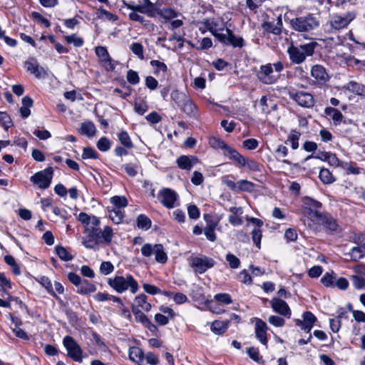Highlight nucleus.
I'll return each instance as SVG.
<instances>
[{
    "label": "nucleus",
    "instance_id": "1",
    "mask_svg": "<svg viewBox=\"0 0 365 365\" xmlns=\"http://www.w3.org/2000/svg\"><path fill=\"white\" fill-rule=\"evenodd\" d=\"M86 230L88 234L83 239L82 244L88 249L96 250L100 244L108 245L112 242L113 232L109 226H106L103 230L98 227L88 228Z\"/></svg>",
    "mask_w": 365,
    "mask_h": 365
},
{
    "label": "nucleus",
    "instance_id": "2",
    "mask_svg": "<svg viewBox=\"0 0 365 365\" xmlns=\"http://www.w3.org/2000/svg\"><path fill=\"white\" fill-rule=\"evenodd\" d=\"M108 284L117 293L122 294L127 290L135 294L139 290V285L135 278L130 274L125 276L116 275L108 279Z\"/></svg>",
    "mask_w": 365,
    "mask_h": 365
},
{
    "label": "nucleus",
    "instance_id": "3",
    "mask_svg": "<svg viewBox=\"0 0 365 365\" xmlns=\"http://www.w3.org/2000/svg\"><path fill=\"white\" fill-rule=\"evenodd\" d=\"M291 28L300 33L312 34L320 26V21L313 14H308L305 16L295 17L290 20Z\"/></svg>",
    "mask_w": 365,
    "mask_h": 365
},
{
    "label": "nucleus",
    "instance_id": "4",
    "mask_svg": "<svg viewBox=\"0 0 365 365\" xmlns=\"http://www.w3.org/2000/svg\"><path fill=\"white\" fill-rule=\"evenodd\" d=\"M317 45V43L314 41L302 44L299 46L291 45L287 48L290 61L293 63H302L306 60L307 57L312 56L314 54Z\"/></svg>",
    "mask_w": 365,
    "mask_h": 365
},
{
    "label": "nucleus",
    "instance_id": "5",
    "mask_svg": "<svg viewBox=\"0 0 365 365\" xmlns=\"http://www.w3.org/2000/svg\"><path fill=\"white\" fill-rule=\"evenodd\" d=\"M140 251L142 255L145 257L155 255V259L158 263L165 264L168 261V255L161 244L146 243L141 247Z\"/></svg>",
    "mask_w": 365,
    "mask_h": 365
},
{
    "label": "nucleus",
    "instance_id": "6",
    "mask_svg": "<svg viewBox=\"0 0 365 365\" xmlns=\"http://www.w3.org/2000/svg\"><path fill=\"white\" fill-rule=\"evenodd\" d=\"M356 16V13L354 11L346 12L344 16L334 14L331 16L329 24L332 30L339 31L346 29Z\"/></svg>",
    "mask_w": 365,
    "mask_h": 365
},
{
    "label": "nucleus",
    "instance_id": "7",
    "mask_svg": "<svg viewBox=\"0 0 365 365\" xmlns=\"http://www.w3.org/2000/svg\"><path fill=\"white\" fill-rule=\"evenodd\" d=\"M63 345L67 351V355L74 361H83V350L77 341L70 336H66L63 339Z\"/></svg>",
    "mask_w": 365,
    "mask_h": 365
},
{
    "label": "nucleus",
    "instance_id": "8",
    "mask_svg": "<svg viewBox=\"0 0 365 365\" xmlns=\"http://www.w3.org/2000/svg\"><path fill=\"white\" fill-rule=\"evenodd\" d=\"M53 175V168L48 167L43 170L36 173L31 177L30 180L34 185L38 186V187L44 190L50 186Z\"/></svg>",
    "mask_w": 365,
    "mask_h": 365
},
{
    "label": "nucleus",
    "instance_id": "9",
    "mask_svg": "<svg viewBox=\"0 0 365 365\" xmlns=\"http://www.w3.org/2000/svg\"><path fill=\"white\" fill-rule=\"evenodd\" d=\"M322 204L310 197H305L303 200V207L305 214L312 220L316 222L323 214L320 210Z\"/></svg>",
    "mask_w": 365,
    "mask_h": 365
},
{
    "label": "nucleus",
    "instance_id": "10",
    "mask_svg": "<svg viewBox=\"0 0 365 365\" xmlns=\"http://www.w3.org/2000/svg\"><path fill=\"white\" fill-rule=\"evenodd\" d=\"M256 76L261 83L271 85L277 82L279 76L274 73L272 63H267L259 66L256 73Z\"/></svg>",
    "mask_w": 365,
    "mask_h": 365
},
{
    "label": "nucleus",
    "instance_id": "11",
    "mask_svg": "<svg viewBox=\"0 0 365 365\" xmlns=\"http://www.w3.org/2000/svg\"><path fill=\"white\" fill-rule=\"evenodd\" d=\"M178 193L168 187L161 189L158 194L159 202L166 208L172 209L178 205Z\"/></svg>",
    "mask_w": 365,
    "mask_h": 365
},
{
    "label": "nucleus",
    "instance_id": "12",
    "mask_svg": "<svg viewBox=\"0 0 365 365\" xmlns=\"http://www.w3.org/2000/svg\"><path fill=\"white\" fill-rule=\"evenodd\" d=\"M125 6L130 11L146 14L149 17H154L155 15V6L150 0H143V3L140 4L130 1L125 3Z\"/></svg>",
    "mask_w": 365,
    "mask_h": 365
},
{
    "label": "nucleus",
    "instance_id": "13",
    "mask_svg": "<svg viewBox=\"0 0 365 365\" xmlns=\"http://www.w3.org/2000/svg\"><path fill=\"white\" fill-rule=\"evenodd\" d=\"M215 264L212 258L207 256L196 257L192 259L190 266L195 272L202 274L214 267Z\"/></svg>",
    "mask_w": 365,
    "mask_h": 365
},
{
    "label": "nucleus",
    "instance_id": "14",
    "mask_svg": "<svg viewBox=\"0 0 365 365\" xmlns=\"http://www.w3.org/2000/svg\"><path fill=\"white\" fill-rule=\"evenodd\" d=\"M95 52L96 56L99 58L101 63L108 71H113L116 65L110 57L107 48L105 46H98L96 47Z\"/></svg>",
    "mask_w": 365,
    "mask_h": 365
},
{
    "label": "nucleus",
    "instance_id": "15",
    "mask_svg": "<svg viewBox=\"0 0 365 365\" xmlns=\"http://www.w3.org/2000/svg\"><path fill=\"white\" fill-rule=\"evenodd\" d=\"M290 98L299 106L305 108H311L314 106V101L312 94L303 91L290 93Z\"/></svg>",
    "mask_w": 365,
    "mask_h": 365
},
{
    "label": "nucleus",
    "instance_id": "16",
    "mask_svg": "<svg viewBox=\"0 0 365 365\" xmlns=\"http://www.w3.org/2000/svg\"><path fill=\"white\" fill-rule=\"evenodd\" d=\"M311 76L314 79V83L320 86L325 84L329 78L325 68L319 64H316L312 67Z\"/></svg>",
    "mask_w": 365,
    "mask_h": 365
},
{
    "label": "nucleus",
    "instance_id": "17",
    "mask_svg": "<svg viewBox=\"0 0 365 365\" xmlns=\"http://www.w3.org/2000/svg\"><path fill=\"white\" fill-rule=\"evenodd\" d=\"M270 304L272 309L276 313L287 318L291 317V309L285 301L279 298L274 297L270 301Z\"/></svg>",
    "mask_w": 365,
    "mask_h": 365
},
{
    "label": "nucleus",
    "instance_id": "18",
    "mask_svg": "<svg viewBox=\"0 0 365 365\" xmlns=\"http://www.w3.org/2000/svg\"><path fill=\"white\" fill-rule=\"evenodd\" d=\"M268 329V327L267 324L262 319L256 318L255 319V337L264 346H267V331Z\"/></svg>",
    "mask_w": 365,
    "mask_h": 365
},
{
    "label": "nucleus",
    "instance_id": "19",
    "mask_svg": "<svg viewBox=\"0 0 365 365\" xmlns=\"http://www.w3.org/2000/svg\"><path fill=\"white\" fill-rule=\"evenodd\" d=\"M303 320L297 319L296 324L301 326L302 329L306 332L309 333L312 330L314 323L317 322V317L311 312H305L302 314Z\"/></svg>",
    "mask_w": 365,
    "mask_h": 365
},
{
    "label": "nucleus",
    "instance_id": "20",
    "mask_svg": "<svg viewBox=\"0 0 365 365\" xmlns=\"http://www.w3.org/2000/svg\"><path fill=\"white\" fill-rule=\"evenodd\" d=\"M344 88L350 93L365 98V85L354 81L347 83Z\"/></svg>",
    "mask_w": 365,
    "mask_h": 365
},
{
    "label": "nucleus",
    "instance_id": "21",
    "mask_svg": "<svg viewBox=\"0 0 365 365\" xmlns=\"http://www.w3.org/2000/svg\"><path fill=\"white\" fill-rule=\"evenodd\" d=\"M179 107L189 117L197 118V108L189 96Z\"/></svg>",
    "mask_w": 365,
    "mask_h": 365
},
{
    "label": "nucleus",
    "instance_id": "22",
    "mask_svg": "<svg viewBox=\"0 0 365 365\" xmlns=\"http://www.w3.org/2000/svg\"><path fill=\"white\" fill-rule=\"evenodd\" d=\"M196 161L197 158L194 156L181 155L177 159L176 163L180 169L190 170Z\"/></svg>",
    "mask_w": 365,
    "mask_h": 365
},
{
    "label": "nucleus",
    "instance_id": "23",
    "mask_svg": "<svg viewBox=\"0 0 365 365\" xmlns=\"http://www.w3.org/2000/svg\"><path fill=\"white\" fill-rule=\"evenodd\" d=\"M324 113L327 117L330 118L333 120L334 125H339L343 121L344 115L336 108L333 107H327L324 109Z\"/></svg>",
    "mask_w": 365,
    "mask_h": 365
},
{
    "label": "nucleus",
    "instance_id": "24",
    "mask_svg": "<svg viewBox=\"0 0 365 365\" xmlns=\"http://www.w3.org/2000/svg\"><path fill=\"white\" fill-rule=\"evenodd\" d=\"M316 222L322 224L325 228L330 231H335L337 229L336 221L330 215L325 214L322 215V217H319Z\"/></svg>",
    "mask_w": 365,
    "mask_h": 365
},
{
    "label": "nucleus",
    "instance_id": "25",
    "mask_svg": "<svg viewBox=\"0 0 365 365\" xmlns=\"http://www.w3.org/2000/svg\"><path fill=\"white\" fill-rule=\"evenodd\" d=\"M282 26V21L281 17H278L277 23L264 22L262 25V27L265 31L275 35H279L281 34Z\"/></svg>",
    "mask_w": 365,
    "mask_h": 365
},
{
    "label": "nucleus",
    "instance_id": "26",
    "mask_svg": "<svg viewBox=\"0 0 365 365\" xmlns=\"http://www.w3.org/2000/svg\"><path fill=\"white\" fill-rule=\"evenodd\" d=\"M25 66L26 71L30 72L37 78H41L43 75L46 74L43 68L40 66L37 63H34L30 61H26Z\"/></svg>",
    "mask_w": 365,
    "mask_h": 365
},
{
    "label": "nucleus",
    "instance_id": "27",
    "mask_svg": "<svg viewBox=\"0 0 365 365\" xmlns=\"http://www.w3.org/2000/svg\"><path fill=\"white\" fill-rule=\"evenodd\" d=\"M229 323L230 322L228 320H215L212 323L210 329L214 334L217 335H222L228 329Z\"/></svg>",
    "mask_w": 365,
    "mask_h": 365
},
{
    "label": "nucleus",
    "instance_id": "28",
    "mask_svg": "<svg viewBox=\"0 0 365 365\" xmlns=\"http://www.w3.org/2000/svg\"><path fill=\"white\" fill-rule=\"evenodd\" d=\"M301 133L296 130H292L287 135V139L284 140L285 145H289L293 150H297L299 148V140Z\"/></svg>",
    "mask_w": 365,
    "mask_h": 365
},
{
    "label": "nucleus",
    "instance_id": "29",
    "mask_svg": "<svg viewBox=\"0 0 365 365\" xmlns=\"http://www.w3.org/2000/svg\"><path fill=\"white\" fill-rule=\"evenodd\" d=\"M129 359L137 364L143 363L144 353L143 350L138 346H131L128 350Z\"/></svg>",
    "mask_w": 365,
    "mask_h": 365
},
{
    "label": "nucleus",
    "instance_id": "30",
    "mask_svg": "<svg viewBox=\"0 0 365 365\" xmlns=\"http://www.w3.org/2000/svg\"><path fill=\"white\" fill-rule=\"evenodd\" d=\"M229 155V158L230 160H235L240 165L245 166L246 165V158L243 157L237 150L229 146V148L224 152V155Z\"/></svg>",
    "mask_w": 365,
    "mask_h": 365
},
{
    "label": "nucleus",
    "instance_id": "31",
    "mask_svg": "<svg viewBox=\"0 0 365 365\" xmlns=\"http://www.w3.org/2000/svg\"><path fill=\"white\" fill-rule=\"evenodd\" d=\"M132 312L137 322H140L143 325L153 326L152 322L149 320L147 316L135 305L132 306Z\"/></svg>",
    "mask_w": 365,
    "mask_h": 365
},
{
    "label": "nucleus",
    "instance_id": "32",
    "mask_svg": "<svg viewBox=\"0 0 365 365\" xmlns=\"http://www.w3.org/2000/svg\"><path fill=\"white\" fill-rule=\"evenodd\" d=\"M96 290V287L94 284L84 279L81 281V284H80L76 292L80 294L86 295L94 292Z\"/></svg>",
    "mask_w": 365,
    "mask_h": 365
},
{
    "label": "nucleus",
    "instance_id": "33",
    "mask_svg": "<svg viewBox=\"0 0 365 365\" xmlns=\"http://www.w3.org/2000/svg\"><path fill=\"white\" fill-rule=\"evenodd\" d=\"M34 101L29 96L22 98V106L20 108V113L23 118H28L31 114L30 108L32 107Z\"/></svg>",
    "mask_w": 365,
    "mask_h": 365
},
{
    "label": "nucleus",
    "instance_id": "34",
    "mask_svg": "<svg viewBox=\"0 0 365 365\" xmlns=\"http://www.w3.org/2000/svg\"><path fill=\"white\" fill-rule=\"evenodd\" d=\"M96 132V126L94 123L91 121L83 122L81 125L80 133L83 135H86L88 138L94 136Z\"/></svg>",
    "mask_w": 365,
    "mask_h": 365
},
{
    "label": "nucleus",
    "instance_id": "35",
    "mask_svg": "<svg viewBox=\"0 0 365 365\" xmlns=\"http://www.w3.org/2000/svg\"><path fill=\"white\" fill-rule=\"evenodd\" d=\"M225 31L228 35L227 44H230L233 47L242 48L244 46V39L242 37H237L230 29H226Z\"/></svg>",
    "mask_w": 365,
    "mask_h": 365
},
{
    "label": "nucleus",
    "instance_id": "36",
    "mask_svg": "<svg viewBox=\"0 0 365 365\" xmlns=\"http://www.w3.org/2000/svg\"><path fill=\"white\" fill-rule=\"evenodd\" d=\"M118 138L121 145L128 148L132 149L134 145L131 140V138L127 131L122 130L118 134Z\"/></svg>",
    "mask_w": 365,
    "mask_h": 365
},
{
    "label": "nucleus",
    "instance_id": "37",
    "mask_svg": "<svg viewBox=\"0 0 365 365\" xmlns=\"http://www.w3.org/2000/svg\"><path fill=\"white\" fill-rule=\"evenodd\" d=\"M147 296L144 294H141L135 297V302L136 304V307H140L145 312H149L151 309V304L147 302Z\"/></svg>",
    "mask_w": 365,
    "mask_h": 365
},
{
    "label": "nucleus",
    "instance_id": "38",
    "mask_svg": "<svg viewBox=\"0 0 365 365\" xmlns=\"http://www.w3.org/2000/svg\"><path fill=\"white\" fill-rule=\"evenodd\" d=\"M137 227L143 230H148L151 227L152 222L148 217L140 214L136 219Z\"/></svg>",
    "mask_w": 365,
    "mask_h": 365
},
{
    "label": "nucleus",
    "instance_id": "39",
    "mask_svg": "<svg viewBox=\"0 0 365 365\" xmlns=\"http://www.w3.org/2000/svg\"><path fill=\"white\" fill-rule=\"evenodd\" d=\"M319 178L324 184H331L335 181L333 175L327 168H322L320 170Z\"/></svg>",
    "mask_w": 365,
    "mask_h": 365
},
{
    "label": "nucleus",
    "instance_id": "40",
    "mask_svg": "<svg viewBox=\"0 0 365 365\" xmlns=\"http://www.w3.org/2000/svg\"><path fill=\"white\" fill-rule=\"evenodd\" d=\"M336 274L334 272H326L321 278L322 284L326 287H334Z\"/></svg>",
    "mask_w": 365,
    "mask_h": 365
},
{
    "label": "nucleus",
    "instance_id": "41",
    "mask_svg": "<svg viewBox=\"0 0 365 365\" xmlns=\"http://www.w3.org/2000/svg\"><path fill=\"white\" fill-rule=\"evenodd\" d=\"M349 255L351 260L356 262L365 257V250L359 245H356L351 249Z\"/></svg>",
    "mask_w": 365,
    "mask_h": 365
},
{
    "label": "nucleus",
    "instance_id": "42",
    "mask_svg": "<svg viewBox=\"0 0 365 365\" xmlns=\"http://www.w3.org/2000/svg\"><path fill=\"white\" fill-rule=\"evenodd\" d=\"M55 250L59 258L63 261L68 262L73 258V255L63 246L57 245L55 247Z\"/></svg>",
    "mask_w": 365,
    "mask_h": 365
},
{
    "label": "nucleus",
    "instance_id": "43",
    "mask_svg": "<svg viewBox=\"0 0 365 365\" xmlns=\"http://www.w3.org/2000/svg\"><path fill=\"white\" fill-rule=\"evenodd\" d=\"M212 301L220 304H230L232 303V299L230 294L227 293L216 294Z\"/></svg>",
    "mask_w": 365,
    "mask_h": 365
},
{
    "label": "nucleus",
    "instance_id": "44",
    "mask_svg": "<svg viewBox=\"0 0 365 365\" xmlns=\"http://www.w3.org/2000/svg\"><path fill=\"white\" fill-rule=\"evenodd\" d=\"M5 262L10 266L13 273L15 275H19L21 274V269L19 264L16 262L14 257L11 255H6L4 257Z\"/></svg>",
    "mask_w": 365,
    "mask_h": 365
},
{
    "label": "nucleus",
    "instance_id": "45",
    "mask_svg": "<svg viewBox=\"0 0 365 365\" xmlns=\"http://www.w3.org/2000/svg\"><path fill=\"white\" fill-rule=\"evenodd\" d=\"M64 39L67 43L73 44L74 46L78 48L81 47L84 43L83 38L78 36L76 34L65 36Z\"/></svg>",
    "mask_w": 365,
    "mask_h": 365
},
{
    "label": "nucleus",
    "instance_id": "46",
    "mask_svg": "<svg viewBox=\"0 0 365 365\" xmlns=\"http://www.w3.org/2000/svg\"><path fill=\"white\" fill-rule=\"evenodd\" d=\"M109 217L114 223L119 224L123 219L124 213L120 209L113 208L110 211Z\"/></svg>",
    "mask_w": 365,
    "mask_h": 365
},
{
    "label": "nucleus",
    "instance_id": "47",
    "mask_svg": "<svg viewBox=\"0 0 365 365\" xmlns=\"http://www.w3.org/2000/svg\"><path fill=\"white\" fill-rule=\"evenodd\" d=\"M98 18L99 19H105L109 21H115L118 20V16L106 9H103L102 7L99 8L98 9L97 12Z\"/></svg>",
    "mask_w": 365,
    "mask_h": 365
},
{
    "label": "nucleus",
    "instance_id": "48",
    "mask_svg": "<svg viewBox=\"0 0 365 365\" xmlns=\"http://www.w3.org/2000/svg\"><path fill=\"white\" fill-rule=\"evenodd\" d=\"M254 187V184L247 180H240L237 182V192L251 191Z\"/></svg>",
    "mask_w": 365,
    "mask_h": 365
},
{
    "label": "nucleus",
    "instance_id": "49",
    "mask_svg": "<svg viewBox=\"0 0 365 365\" xmlns=\"http://www.w3.org/2000/svg\"><path fill=\"white\" fill-rule=\"evenodd\" d=\"M110 202L115 205V208L120 209L128 205V200L123 196H114L110 198Z\"/></svg>",
    "mask_w": 365,
    "mask_h": 365
},
{
    "label": "nucleus",
    "instance_id": "50",
    "mask_svg": "<svg viewBox=\"0 0 365 365\" xmlns=\"http://www.w3.org/2000/svg\"><path fill=\"white\" fill-rule=\"evenodd\" d=\"M188 96L185 93L179 92L178 91H173L171 93V98L175 103L180 106L187 98Z\"/></svg>",
    "mask_w": 365,
    "mask_h": 365
},
{
    "label": "nucleus",
    "instance_id": "51",
    "mask_svg": "<svg viewBox=\"0 0 365 365\" xmlns=\"http://www.w3.org/2000/svg\"><path fill=\"white\" fill-rule=\"evenodd\" d=\"M0 125L7 130L13 125L10 116L5 112H0Z\"/></svg>",
    "mask_w": 365,
    "mask_h": 365
},
{
    "label": "nucleus",
    "instance_id": "52",
    "mask_svg": "<svg viewBox=\"0 0 365 365\" xmlns=\"http://www.w3.org/2000/svg\"><path fill=\"white\" fill-rule=\"evenodd\" d=\"M352 284L356 289H364L365 288V279L359 275H352L351 277Z\"/></svg>",
    "mask_w": 365,
    "mask_h": 365
},
{
    "label": "nucleus",
    "instance_id": "53",
    "mask_svg": "<svg viewBox=\"0 0 365 365\" xmlns=\"http://www.w3.org/2000/svg\"><path fill=\"white\" fill-rule=\"evenodd\" d=\"M123 168L125 173L130 177H135L138 174V170L139 169V165L138 163H127L123 165Z\"/></svg>",
    "mask_w": 365,
    "mask_h": 365
},
{
    "label": "nucleus",
    "instance_id": "54",
    "mask_svg": "<svg viewBox=\"0 0 365 365\" xmlns=\"http://www.w3.org/2000/svg\"><path fill=\"white\" fill-rule=\"evenodd\" d=\"M203 217L206 222V226L205 228L215 230L216 227L219 224L220 220L218 219H213L212 216L208 214H205Z\"/></svg>",
    "mask_w": 365,
    "mask_h": 365
},
{
    "label": "nucleus",
    "instance_id": "55",
    "mask_svg": "<svg viewBox=\"0 0 365 365\" xmlns=\"http://www.w3.org/2000/svg\"><path fill=\"white\" fill-rule=\"evenodd\" d=\"M130 50L140 59H143V46L140 43L134 42L130 46Z\"/></svg>",
    "mask_w": 365,
    "mask_h": 365
},
{
    "label": "nucleus",
    "instance_id": "56",
    "mask_svg": "<svg viewBox=\"0 0 365 365\" xmlns=\"http://www.w3.org/2000/svg\"><path fill=\"white\" fill-rule=\"evenodd\" d=\"M150 66L155 68V73H158L160 71L163 73L167 72L168 67L166 64L158 60H153L150 62Z\"/></svg>",
    "mask_w": 365,
    "mask_h": 365
},
{
    "label": "nucleus",
    "instance_id": "57",
    "mask_svg": "<svg viewBox=\"0 0 365 365\" xmlns=\"http://www.w3.org/2000/svg\"><path fill=\"white\" fill-rule=\"evenodd\" d=\"M252 238L254 244L259 249L262 240V230L259 227H255L252 231Z\"/></svg>",
    "mask_w": 365,
    "mask_h": 365
},
{
    "label": "nucleus",
    "instance_id": "58",
    "mask_svg": "<svg viewBox=\"0 0 365 365\" xmlns=\"http://www.w3.org/2000/svg\"><path fill=\"white\" fill-rule=\"evenodd\" d=\"M97 148L102 152H106L110 148V140L106 137L101 138L97 142Z\"/></svg>",
    "mask_w": 365,
    "mask_h": 365
},
{
    "label": "nucleus",
    "instance_id": "59",
    "mask_svg": "<svg viewBox=\"0 0 365 365\" xmlns=\"http://www.w3.org/2000/svg\"><path fill=\"white\" fill-rule=\"evenodd\" d=\"M210 143L213 148H217V149H221V150H224L225 152H226V150H227V148H229V146H230L226 143H225L223 140H222L220 138H213L211 140Z\"/></svg>",
    "mask_w": 365,
    "mask_h": 365
},
{
    "label": "nucleus",
    "instance_id": "60",
    "mask_svg": "<svg viewBox=\"0 0 365 365\" xmlns=\"http://www.w3.org/2000/svg\"><path fill=\"white\" fill-rule=\"evenodd\" d=\"M98 158V154L94 149L90 147L84 148L82 153L83 159H97Z\"/></svg>",
    "mask_w": 365,
    "mask_h": 365
},
{
    "label": "nucleus",
    "instance_id": "61",
    "mask_svg": "<svg viewBox=\"0 0 365 365\" xmlns=\"http://www.w3.org/2000/svg\"><path fill=\"white\" fill-rule=\"evenodd\" d=\"M226 260L229 263L230 267L232 269H237L240 265V259L233 254L228 253L226 255Z\"/></svg>",
    "mask_w": 365,
    "mask_h": 365
},
{
    "label": "nucleus",
    "instance_id": "62",
    "mask_svg": "<svg viewBox=\"0 0 365 365\" xmlns=\"http://www.w3.org/2000/svg\"><path fill=\"white\" fill-rule=\"evenodd\" d=\"M148 109V106L145 102L135 101L134 105V110L139 115H143Z\"/></svg>",
    "mask_w": 365,
    "mask_h": 365
},
{
    "label": "nucleus",
    "instance_id": "63",
    "mask_svg": "<svg viewBox=\"0 0 365 365\" xmlns=\"http://www.w3.org/2000/svg\"><path fill=\"white\" fill-rule=\"evenodd\" d=\"M114 267L110 262H103L100 266V272L104 275H108L113 272Z\"/></svg>",
    "mask_w": 365,
    "mask_h": 365
},
{
    "label": "nucleus",
    "instance_id": "64",
    "mask_svg": "<svg viewBox=\"0 0 365 365\" xmlns=\"http://www.w3.org/2000/svg\"><path fill=\"white\" fill-rule=\"evenodd\" d=\"M127 81L132 85H136L140 81V78L138 73L132 69L127 72Z\"/></svg>",
    "mask_w": 365,
    "mask_h": 365
}]
</instances>
